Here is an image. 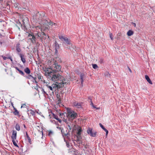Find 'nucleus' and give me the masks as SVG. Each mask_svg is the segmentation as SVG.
Segmentation results:
<instances>
[{"label": "nucleus", "mask_w": 155, "mask_h": 155, "mask_svg": "<svg viewBox=\"0 0 155 155\" xmlns=\"http://www.w3.org/2000/svg\"><path fill=\"white\" fill-rule=\"evenodd\" d=\"M55 61V62L50 66V69L51 71L47 70L46 71V75L48 78L53 81L55 84H52L51 86L47 85L45 87L53 93L58 88H60L64 86V85L68 84V81L66 78L61 75L59 72L61 70V66L59 65Z\"/></svg>", "instance_id": "obj_1"}, {"label": "nucleus", "mask_w": 155, "mask_h": 155, "mask_svg": "<svg viewBox=\"0 0 155 155\" xmlns=\"http://www.w3.org/2000/svg\"><path fill=\"white\" fill-rule=\"evenodd\" d=\"M27 38L30 40L32 43L35 44L36 42L37 39L39 38V36L38 35V32L37 33H33L30 31L27 33Z\"/></svg>", "instance_id": "obj_2"}, {"label": "nucleus", "mask_w": 155, "mask_h": 155, "mask_svg": "<svg viewBox=\"0 0 155 155\" xmlns=\"http://www.w3.org/2000/svg\"><path fill=\"white\" fill-rule=\"evenodd\" d=\"M59 38L63 42V45H65L67 46L65 47L67 49H71L70 47L68 45L72 46V44L71 43V40L66 37H64L62 35L59 36Z\"/></svg>", "instance_id": "obj_3"}, {"label": "nucleus", "mask_w": 155, "mask_h": 155, "mask_svg": "<svg viewBox=\"0 0 155 155\" xmlns=\"http://www.w3.org/2000/svg\"><path fill=\"white\" fill-rule=\"evenodd\" d=\"M67 116L69 120H73L77 118L78 117V114L73 110H71L69 108L67 109Z\"/></svg>", "instance_id": "obj_4"}, {"label": "nucleus", "mask_w": 155, "mask_h": 155, "mask_svg": "<svg viewBox=\"0 0 155 155\" xmlns=\"http://www.w3.org/2000/svg\"><path fill=\"white\" fill-rule=\"evenodd\" d=\"M36 18L38 19L39 21L40 22V25H44L45 24V20H46L45 19V14L44 13H38L36 15Z\"/></svg>", "instance_id": "obj_5"}, {"label": "nucleus", "mask_w": 155, "mask_h": 155, "mask_svg": "<svg viewBox=\"0 0 155 155\" xmlns=\"http://www.w3.org/2000/svg\"><path fill=\"white\" fill-rule=\"evenodd\" d=\"M67 126L68 127V129H69L68 132L72 130V133H73L75 130L77 129V127L75 125V122H74L73 121H71L70 122L67 124Z\"/></svg>", "instance_id": "obj_6"}, {"label": "nucleus", "mask_w": 155, "mask_h": 155, "mask_svg": "<svg viewBox=\"0 0 155 155\" xmlns=\"http://www.w3.org/2000/svg\"><path fill=\"white\" fill-rule=\"evenodd\" d=\"M38 35L39 36V38L40 39L41 41L46 39L48 40L49 39V36L48 35L45 34L44 32H38Z\"/></svg>", "instance_id": "obj_7"}, {"label": "nucleus", "mask_w": 155, "mask_h": 155, "mask_svg": "<svg viewBox=\"0 0 155 155\" xmlns=\"http://www.w3.org/2000/svg\"><path fill=\"white\" fill-rule=\"evenodd\" d=\"M87 133L90 136L93 137H95L97 134V132L93 131L92 129L90 127L88 128Z\"/></svg>", "instance_id": "obj_8"}, {"label": "nucleus", "mask_w": 155, "mask_h": 155, "mask_svg": "<svg viewBox=\"0 0 155 155\" xmlns=\"http://www.w3.org/2000/svg\"><path fill=\"white\" fill-rule=\"evenodd\" d=\"M22 24L21 25L22 26L23 25L25 27L28 24L29 20L26 17H23L22 20Z\"/></svg>", "instance_id": "obj_9"}, {"label": "nucleus", "mask_w": 155, "mask_h": 155, "mask_svg": "<svg viewBox=\"0 0 155 155\" xmlns=\"http://www.w3.org/2000/svg\"><path fill=\"white\" fill-rule=\"evenodd\" d=\"M18 54L20 56L21 61L24 64L26 62L25 59L24 58V55L21 54V53H18Z\"/></svg>", "instance_id": "obj_10"}, {"label": "nucleus", "mask_w": 155, "mask_h": 155, "mask_svg": "<svg viewBox=\"0 0 155 155\" xmlns=\"http://www.w3.org/2000/svg\"><path fill=\"white\" fill-rule=\"evenodd\" d=\"M73 104L74 106L77 107L78 108H80L81 107V105L80 103H78L77 101H74L73 102Z\"/></svg>", "instance_id": "obj_11"}, {"label": "nucleus", "mask_w": 155, "mask_h": 155, "mask_svg": "<svg viewBox=\"0 0 155 155\" xmlns=\"http://www.w3.org/2000/svg\"><path fill=\"white\" fill-rule=\"evenodd\" d=\"M17 137V132L16 130H13L12 135L11 136L12 139H16Z\"/></svg>", "instance_id": "obj_12"}, {"label": "nucleus", "mask_w": 155, "mask_h": 155, "mask_svg": "<svg viewBox=\"0 0 155 155\" xmlns=\"http://www.w3.org/2000/svg\"><path fill=\"white\" fill-rule=\"evenodd\" d=\"M20 44L19 43H17L16 45V48L17 51L18 52V54L21 51V50L20 48Z\"/></svg>", "instance_id": "obj_13"}, {"label": "nucleus", "mask_w": 155, "mask_h": 155, "mask_svg": "<svg viewBox=\"0 0 155 155\" xmlns=\"http://www.w3.org/2000/svg\"><path fill=\"white\" fill-rule=\"evenodd\" d=\"M45 24H48V25H51V26H53V25H54V26H56L57 24L51 21H50L49 22H48L47 20H45Z\"/></svg>", "instance_id": "obj_14"}, {"label": "nucleus", "mask_w": 155, "mask_h": 155, "mask_svg": "<svg viewBox=\"0 0 155 155\" xmlns=\"http://www.w3.org/2000/svg\"><path fill=\"white\" fill-rule=\"evenodd\" d=\"M57 128H58L59 129H60V130H61V133L62 134L63 136H66L69 135V133H67L66 134V133H65L63 131V128H62L61 127H58Z\"/></svg>", "instance_id": "obj_15"}, {"label": "nucleus", "mask_w": 155, "mask_h": 155, "mask_svg": "<svg viewBox=\"0 0 155 155\" xmlns=\"http://www.w3.org/2000/svg\"><path fill=\"white\" fill-rule=\"evenodd\" d=\"M145 78L147 81L150 84H152V83L150 79V78L147 75H145Z\"/></svg>", "instance_id": "obj_16"}, {"label": "nucleus", "mask_w": 155, "mask_h": 155, "mask_svg": "<svg viewBox=\"0 0 155 155\" xmlns=\"http://www.w3.org/2000/svg\"><path fill=\"white\" fill-rule=\"evenodd\" d=\"M99 125L100 126V127L103 129L104 131L106 132V135H107L108 133V130L106 129L104 127V126L101 123L99 124Z\"/></svg>", "instance_id": "obj_17"}, {"label": "nucleus", "mask_w": 155, "mask_h": 155, "mask_svg": "<svg viewBox=\"0 0 155 155\" xmlns=\"http://www.w3.org/2000/svg\"><path fill=\"white\" fill-rule=\"evenodd\" d=\"M54 45L55 47V49H58L60 48V46L59 44L57 42V41H55L54 44Z\"/></svg>", "instance_id": "obj_18"}, {"label": "nucleus", "mask_w": 155, "mask_h": 155, "mask_svg": "<svg viewBox=\"0 0 155 155\" xmlns=\"http://www.w3.org/2000/svg\"><path fill=\"white\" fill-rule=\"evenodd\" d=\"M81 128L80 127H79L78 128L77 132V134L78 135H81V132L82 131Z\"/></svg>", "instance_id": "obj_19"}, {"label": "nucleus", "mask_w": 155, "mask_h": 155, "mask_svg": "<svg viewBox=\"0 0 155 155\" xmlns=\"http://www.w3.org/2000/svg\"><path fill=\"white\" fill-rule=\"evenodd\" d=\"M77 141L78 143H79V142H82L81 140V139H82V137L81 135H77Z\"/></svg>", "instance_id": "obj_20"}, {"label": "nucleus", "mask_w": 155, "mask_h": 155, "mask_svg": "<svg viewBox=\"0 0 155 155\" xmlns=\"http://www.w3.org/2000/svg\"><path fill=\"white\" fill-rule=\"evenodd\" d=\"M134 34V32L131 30H129L127 33V35L128 36H130Z\"/></svg>", "instance_id": "obj_21"}, {"label": "nucleus", "mask_w": 155, "mask_h": 155, "mask_svg": "<svg viewBox=\"0 0 155 155\" xmlns=\"http://www.w3.org/2000/svg\"><path fill=\"white\" fill-rule=\"evenodd\" d=\"M15 68L16 70L18 71L19 74L22 75L24 76L25 74L23 71L20 70L17 67H15Z\"/></svg>", "instance_id": "obj_22"}, {"label": "nucleus", "mask_w": 155, "mask_h": 155, "mask_svg": "<svg viewBox=\"0 0 155 155\" xmlns=\"http://www.w3.org/2000/svg\"><path fill=\"white\" fill-rule=\"evenodd\" d=\"M24 71L27 74H30L31 72V71L30 69L29 68L27 67L24 69Z\"/></svg>", "instance_id": "obj_23"}, {"label": "nucleus", "mask_w": 155, "mask_h": 155, "mask_svg": "<svg viewBox=\"0 0 155 155\" xmlns=\"http://www.w3.org/2000/svg\"><path fill=\"white\" fill-rule=\"evenodd\" d=\"M68 150V152L73 153L75 152V149L72 147L69 148Z\"/></svg>", "instance_id": "obj_24"}, {"label": "nucleus", "mask_w": 155, "mask_h": 155, "mask_svg": "<svg viewBox=\"0 0 155 155\" xmlns=\"http://www.w3.org/2000/svg\"><path fill=\"white\" fill-rule=\"evenodd\" d=\"M24 77L30 80L31 79V78H33V76L31 74H29L28 75L24 76Z\"/></svg>", "instance_id": "obj_25"}, {"label": "nucleus", "mask_w": 155, "mask_h": 155, "mask_svg": "<svg viewBox=\"0 0 155 155\" xmlns=\"http://www.w3.org/2000/svg\"><path fill=\"white\" fill-rule=\"evenodd\" d=\"M15 110L13 112V114L15 115H18L19 114V112L15 108H14Z\"/></svg>", "instance_id": "obj_26"}, {"label": "nucleus", "mask_w": 155, "mask_h": 155, "mask_svg": "<svg viewBox=\"0 0 155 155\" xmlns=\"http://www.w3.org/2000/svg\"><path fill=\"white\" fill-rule=\"evenodd\" d=\"M64 141L66 143V145L67 147L68 148H70L71 147V145L69 144V142L68 141H66L65 140H64Z\"/></svg>", "instance_id": "obj_27"}, {"label": "nucleus", "mask_w": 155, "mask_h": 155, "mask_svg": "<svg viewBox=\"0 0 155 155\" xmlns=\"http://www.w3.org/2000/svg\"><path fill=\"white\" fill-rule=\"evenodd\" d=\"M15 128L18 131H19L20 130V126L18 124H16V125L15 126Z\"/></svg>", "instance_id": "obj_28"}, {"label": "nucleus", "mask_w": 155, "mask_h": 155, "mask_svg": "<svg viewBox=\"0 0 155 155\" xmlns=\"http://www.w3.org/2000/svg\"><path fill=\"white\" fill-rule=\"evenodd\" d=\"M79 144H81L82 145H83L84 146V147L85 149H87V148H88V145H87V144H86V145L85 144L83 143V142H79Z\"/></svg>", "instance_id": "obj_29"}, {"label": "nucleus", "mask_w": 155, "mask_h": 155, "mask_svg": "<svg viewBox=\"0 0 155 155\" xmlns=\"http://www.w3.org/2000/svg\"><path fill=\"white\" fill-rule=\"evenodd\" d=\"M84 74L83 73H81V74L80 75V78L81 80V83H82L83 80H84Z\"/></svg>", "instance_id": "obj_30"}, {"label": "nucleus", "mask_w": 155, "mask_h": 155, "mask_svg": "<svg viewBox=\"0 0 155 155\" xmlns=\"http://www.w3.org/2000/svg\"><path fill=\"white\" fill-rule=\"evenodd\" d=\"M15 139H12V142L13 144L15 146L17 147H18V146L17 144V143H16V142H15Z\"/></svg>", "instance_id": "obj_31"}, {"label": "nucleus", "mask_w": 155, "mask_h": 155, "mask_svg": "<svg viewBox=\"0 0 155 155\" xmlns=\"http://www.w3.org/2000/svg\"><path fill=\"white\" fill-rule=\"evenodd\" d=\"M36 78L34 77L33 76V78H31V79L30 80L33 83L35 82L36 83H37V82L36 81Z\"/></svg>", "instance_id": "obj_32"}, {"label": "nucleus", "mask_w": 155, "mask_h": 155, "mask_svg": "<svg viewBox=\"0 0 155 155\" xmlns=\"http://www.w3.org/2000/svg\"><path fill=\"white\" fill-rule=\"evenodd\" d=\"M29 111L30 112V113L32 115L35 116V112L32 110H29Z\"/></svg>", "instance_id": "obj_33"}, {"label": "nucleus", "mask_w": 155, "mask_h": 155, "mask_svg": "<svg viewBox=\"0 0 155 155\" xmlns=\"http://www.w3.org/2000/svg\"><path fill=\"white\" fill-rule=\"evenodd\" d=\"M93 68L94 69H96L98 68V66L97 64H92Z\"/></svg>", "instance_id": "obj_34"}, {"label": "nucleus", "mask_w": 155, "mask_h": 155, "mask_svg": "<svg viewBox=\"0 0 155 155\" xmlns=\"http://www.w3.org/2000/svg\"><path fill=\"white\" fill-rule=\"evenodd\" d=\"M41 91L44 95H48V94L45 91L44 89L42 88Z\"/></svg>", "instance_id": "obj_35"}, {"label": "nucleus", "mask_w": 155, "mask_h": 155, "mask_svg": "<svg viewBox=\"0 0 155 155\" xmlns=\"http://www.w3.org/2000/svg\"><path fill=\"white\" fill-rule=\"evenodd\" d=\"M56 97H57V98L58 99L59 102H60V101H61V100L60 98V94H57L56 95Z\"/></svg>", "instance_id": "obj_36"}, {"label": "nucleus", "mask_w": 155, "mask_h": 155, "mask_svg": "<svg viewBox=\"0 0 155 155\" xmlns=\"http://www.w3.org/2000/svg\"><path fill=\"white\" fill-rule=\"evenodd\" d=\"M53 114V117H54V118H55V119H56L57 120L58 119V117L57 115H55L54 114Z\"/></svg>", "instance_id": "obj_37"}, {"label": "nucleus", "mask_w": 155, "mask_h": 155, "mask_svg": "<svg viewBox=\"0 0 155 155\" xmlns=\"http://www.w3.org/2000/svg\"><path fill=\"white\" fill-rule=\"evenodd\" d=\"M18 3H15L14 4V6L15 8H19V6L18 5Z\"/></svg>", "instance_id": "obj_38"}, {"label": "nucleus", "mask_w": 155, "mask_h": 155, "mask_svg": "<svg viewBox=\"0 0 155 155\" xmlns=\"http://www.w3.org/2000/svg\"><path fill=\"white\" fill-rule=\"evenodd\" d=\"M99 62L100 64H102L104 63V59L102 58L99 59Z\"/></svg>", "instance_id": "obj_39"}, {"label": "nucleus", "mask_w": 155, "mask_h": 155, "mask_svg": "<svg viewBox=\"0 0 155 155\" xmlns=\"http://www.w3.org/2000/svg\"><path fill=\"white\" fill-rule=\"evenodd\" d=\"M53 132L52 131H51V130H50L48 132V135L49 136H50L51 135H53Z\"/></svg>", "instance_id": "obj_40"}, {"label": "nucleus", "mask_w": 155, "mask_h": 155, "mask_svg": "<svg viewBox=\"0 0 155 155\" xmlns=\"http://www.w3.org/2000/svg\"><path fill=\"white\" fill-rule=\"evenodd\" d=\"M109 36H110V39L112 40H113V35H112V33H110Z\"/></svg>", "instance_id": "obj_41"}, {"label": "nucleus", "mask_w": 155, "mask_h": 155, "mask_svg": "<svg viewBox=\"0 0 155 155\" xmlns=\"http://www.w3.org/2000/svg\"><path fill=\"white\" fill-rule=\"evenodd\" d=\"M26 137L27 139L30 138V137L28 135V134L27 132H26Z\"/></svg>", "instance_id": "obj_42"}, {"label": "nucleus", "mask_w": 155, "mask_h": 155, "mask_svg": "<svg viewBox=\"0 0 155 155\" xmlns=\"http://www.w3.org/2000/svg\"><path fill=\"white\" fill-rule=\"evenodd\" d=\"M28 142L31 144V139L30 138H29V139H28Z\"/></svg>", "instance_id": "obj_43"}, {"label": "nucleus", "mask_w": 155, "mask_h": 155, "mask_svg": "<svg viewBox=\"0 0 155 155\" xmlns=\"http://www.w3.org/2000/svg\"><path fill=\"white\" fill-rule=\"evenodd\" d=\"M2 57L3 58L4 60H6L7 58H8L5 57L4 56H2Z\"/></svg>", "instance_id": "obj_44"}, {"label": "nucleus", "mask_w": 155, "mask_h": 155, "mask_svg": "<svg viewBox=\"0 0 155 155\" xmlns=\"http://www.w3.org/2000/svg\"><path fill=\"white\" fill-rule=\"evenodd\" d=\"M89 102L91 103V105H93V104L92 102V99L91 100L89 101Z\"/></svg>", "instance_id": "obj_45"}, {"label": "nucleus", "mask_w": 155, "mask_h": 155, "mask_svg": "<svg viewBox=\"0 0 155 155\" xmlns=\"http://www.w3.org/2000/svg\"><path fill=\"white\" fill-rule=\"evenodd\" d=\"M25 106H26V105L24 104H22V105L21 106V108H22V107H25Z\"/></svg>", "instance_id": "obj_46"}, {"label": "nucleus", "mask_w": 155, "mask_h": 155, "mask_svg": "<svg viewBox=\"0 0 155 155\" xmlns=\"http://www.w3.org/2000/svg\"><path fill=\"white\" fill-rule=\"evenodd\" d=\"M8 59H9L12 62H13V60H12V58H11V57H8Z\"/></svg>", "instance_id": "obj_47"}, {"label": "nucleus", "mask_w": 155, "mask_h": 155, "mask_svg": "<svg viewBox=\"0 0 155 155\" xmlns=\"http://www.w3.org/2000/svg\"><path fill=\"white\" fill-rule=\"evenodd\" d=\"M58 49H55V54H57L58 53Z\"/></svg>", "instance_id": "obj_48"}, {"label": "nucleus", "mask_w": 155, "mask_h": 155, "mask_svg": "<svg viewBox=\"0 0 155 155\" xmlns=\"http://www.w3.org/2000/svg\"><path fill=\"white\" fill-rule=\"evenodd\" d=\"M88 101H89V100H91V96H89L88 97Z\"/></svg>", "instance_id": "obj_49"}, {"label": "nucleus", "mask_w": 155, "mask_h": 155, "mask_svg": "<svg viewBox=\"0 0 155 155\" xmlns=\"http://www.w3.org/2000/svg\"><path fill=\"white\" fill-rule=\"evenodd\" d=\"M38 79L40 80H41L42 79L41 76H39L38 77Z\"/></svg>", "instance_id": "obj_50"}, {"label": "nucleus", "mask_w": 155, "mask_h": 155, "mask_svg": "<svg viewBox=\"0 0 155 155\" xmlns=\"http://www.w3.org/2000/svg\"><path fill=\"white\" fill-rule=\"evenodd\" d=\"M58 121V122L60 123H61V119H59V118H58V120H57Z\"/></svg>", "instance_id": "obj_51"}, {"label": "nucleus", "mask_w": 155, "mask_h": 155, "mask_svg": "<svg viewBox=\"0 0 155 155\" xmlns=\"http://www.w3.org/2000/svg\"><path fill=\"white\" fill-rule=\"evenodd\" d=\"M51 121L52 123H56V122H55V121L54 120H51Z\"/></svg>", "instance_id": "obj_52"}, {"label": "nucleus", "mask_w": 155, "mask_h": 155, "mask_svg": "<svg viewBox=\"0 0 155 155\" xmlns=\"http://www.w3.org/2000/svg\"><path fill=\"white\" fill-rule=\"evenodd\" d=\"M128 69L129 71H130V72H131V70L130 69V68L129 67H128Z\"/></svg>", "instance_id": "obj_53"}, {"label": "nucleus", "mask_w": 155, "mask_h": 155, "mask_svg": "<svg viewBox=\"0 0 155 155\" xmlns=\"http://www.w3.org/2000/svg\"><path fill=\"white\" fill-rule=\"evenodd\" d=\"M49 27V26L48 25H47V26H46L45 27V29H48V28Z\"/></svg>", "instance_id": "obj_54"}, {"label": "nucleus", "mask_w": 155, "mask_h": 155, "mask_svg": "<svg viewBox=\"0 0 155 155\" xmlns=\"http://www.w3.org/2000/svg\"><path fill=\"white\" fill-rule=\"evenodd\" d=\"M36 28H41V26H36Z\"/></svg>", "instance_id": "obj_55"}, {"label": "nucleus", "mask_w": 155, "mask_h": 155, "mask_svg": "<svg viewBox=\"0 0 155 155\" xmlns=\"http://www.w3.org/2000/svg\"><path fill=\"white\" fill-rule=\"evenodd\" d=\"M133 24H134V27H136V24L135 23H133Z\"/></svg>", "instance_id": "obj_56"}, {"label": "nucleus", "mask_w": 155, "mask_h": 155, "mask_svg": "<svg viewBox=\"0 0 155 155\" xmlns=\"http://www.w3.org/2000/svg\"><path fill=\"white\" fill-rule=\"evenodd\" d=\"M92 107L94 108H96V107L95 106H94V105L93 104V105H92Z\"/></svg>", "instance_id": "obj_57"}, {"label": "nucleus", "mask_w": 155, "mask_h": 155, "mask_svg": "<svg viewBox=\"0 0 155 155\" xmlns=\"http://www.w3.org/2000/svg\"><path fill=\"white\" fill-rule=\"evenodd\" d=\"M3 1V0H0V2H2Z\"/></svg>", "instance_id": "obj_58"}, {"label": "nucleus", "mask_w": 155, "mask_h": 155, "mask_svg": "<svg viewBox=\"0 0 155 155\" xmlns=\"http://www.w3.org/2000/svg\"><path fill=\"white\" fill-rule=\"evenodd\" d=\"M27 82H28V84L29 85H30V84L28 81Z\"/></svg>", "instance_id": "obj_59"}, {"label": "nucleus", "mask_w": 155, "mask_h": 155, "mask_svg": "<svg viewBox=\"0 0 155 155\" xmlns=\"http://www.w3.org/2000/svg\"><path fill=\"white\" fill-rule=\"evenodd\" d=\"M24 127L25 128H26V126H25V124L24 125Z\"/></svg>", "instance_id": "obj_60"}, {"label": "nucleus", "mask_w": 155, "mask_h": 155, "mask_svg": "<svg viewBox=\"0 0 155 155\" xmlns=\"http://www.w3.org/2000/svg\"><path fill=\"white\" fill-rule=\"evenodd\" d=\"M0 44H1V45H2V42H0Z\"/></svg>", "instance_id": "obj_61"}, {"label": "nucleus", "mask_w": 155, "mask_h": 155, "mask_svg": "<svg viewBox=\"0 0 155 155\" xmlns=\"http://www.w3.org/2000/svg\"><path fill=\"white\" fill-rule=\"evenodd\" d=\"M73 48H74V46H73Z\"/></svg>", "instance_id": "obj_62"}]
</instances>
